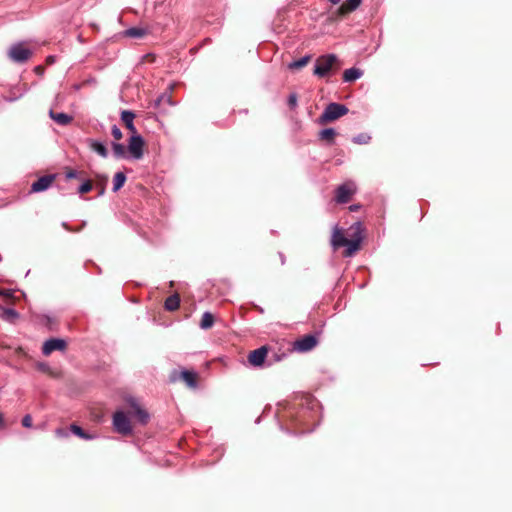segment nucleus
<instances>
[{
	"mask_svg": "<svg viewBox=\"0 0 512 512\" xmlns=\"http://www.w3.org/2000/svg\"><path fill=\"white\" fill-rule=\"evenodd\" d=\"M348 108L339 103H330L326 106L322 115L320 116L321 122H331L334 121L348 113Z\"/></svg>",
	"mask_w": 512,
	"mask_h": 512,
	"instance_id": "1",
	"label": "nucleus"
},
{
	"mask_svg": "<svg viewBox=\"0 0 512 512\" xmlns=\"http://www.w3.org/2000/svg\"><path fill=\"white\" fill-rule=\"evenodd\" d=\"M337 57L334 54L322 55L316 60L314 74L319 77H325L332 66L336 63Z\"/></svg>",
	"mask_w": 512,
	"mask_h": 512,
	"instance_id": "2",
	"label": "nucleus"
},
{
	"mask_svg": "<svg viewBox=\"0 0 512 512\" xmlns=\"http://www.w3.org/2000/svg\"><path fill=\"white\" fill-rule=\"evenodd\" d=\"M32 55V51L24 43L12 45L8 51L9 58L16 63H24Z\"/></svg>",
	"mask_w": 512,
	"mask_h": 512,
	"instance_id": "3",
	"label": "nucleus"
},
{
	"mask_svg": "<svg viewBox=\"0 0 512 512\" xmlns=\"http://www.w3.org/2000/svg\"><path fill=\"white\" fill-rule=\"evenodd\" d=\"M113 426L119 434L130 435L132 433L131 422L123 411H117L114 413Z\"/></svg>",
	"mask_w": 512,
	"mask_h": 512,
	"instance_id": "4",
	"label": "nucleus"
},
{
	"mask_svg": "<svg viewBox=\"0 0 512 512\" xmlns=\"http://www.w3.org/2000/svg\"><path fill=\"white\" fill-rule=\"evenodd\" d=\"M356 187L353 182H346L340 185L336 189L335 200L337 203L344 204L347 203L351 196L355 193Z\"/></svg>",
	"mask_w": 512,
	"mask_h": 512,
	"instance_id": "5",
	"label": "nucleus"
},
{
	"mask_svg": "<svg viewBox=\"0 0 512 512\" xmlns=\"http://www.w3.org/2000/svg\"><path fill=\"white\" fill-rule=\"evenodd\" d=\"M144 140L140 135H133L129 139L128 151L133 159H141L143 156Z\"/></svg>",
	"mask_w": 512,
	"mask_h": 512,
	"instance_id": "6",
	"label": "nucleus"
},
{
	"mask_svg": "<svg viewBox=\"0 0 512 512\" xmlns=\"http://www.w3.org/2000/svg\"><path fill=\"white\" fill-rule=\"evenodd\" d=\"M317 345V339L313 335H305L296 340L293 344L294 350L298 352H307L312 350Z\"/></svg>",
	"mask_w": 512,
	"mask_h": 512,
	"instance_id": "7",
	"label": "nucleus"
},
{
	"mask_svg": "<svg viewBox=\"0 0 512 512\" xmlns=\"http://www.w3.org/2000/svg\"><path fill=\"white\" fill-rule=\"evenodd\" d=\"M268 349L266 346H261L258 349L251 351L248 355V362L254 367H261L267 357Z\"/></svg>",
	"mask_w": 512,
	"mask_h": 512,
	"instance_id": "8",
	"label": "nucleus"
},
{
	"mask_svg": "<svg viewBox=\"0 0 512 512\" xmlns=\"http://www.w3.org/2000/svg\"><path fill=\"white\" fill-rule=\"evenodd\" d=\"M56 178V175L50 174V175H44L40 177L37 181H35L31 186V192H43L47 190L52 183L54 182Z\"/></svg>",
	"mask_w": 512,
	"mask_h": 512,
	"instance_id": "9",
	"label": "nucleus"
},
{
	"mask_svg": "<svg viewBox=\"0 0 512 512\" xmlns=\"http://www.w3.org/2000/svg\"><path fill=\"white\" fill-rule=\"evenodd\" d=\"M66 342L63 339L51 338L43 344L42 353L46 356L50 355L53 351L64 350Z\"/></svg>",
	"mask_w": 512,
	"mask_h": 512,
	"instance_id": "10",
	"label": "nucleus"
},
{
	"mask_svg": "<svg viewBox=\"0 0 512 512\" xmlns=\"http://www.w3.org/2000/svg\"><path fill=\"white\" fill-rule=\"evenodd\" d=\"M127 402L134 409V414L139 422L146 424L149 419V414L138 405L136 399L130 397L127 399Z\"/></svg>",
	"mask_w": 512,
	"mask_h": 512,
	"instance_id": "11",
	"label": "nucleus"
},
{
	"mask_svg": "<svg viewBox=\"0 0 512 512\" xmlns=\"http://www.w3.org/2000/svg\"><path fill=\"white\" fill-rule=\"evenodd\" d=\"M49 116L53 121L61 126L69 125L73 120L71 115L62 112H55L53 109H50Z\"/></svg>",
	"mask_w": 512,
	"mask_h": 512,
	"instance_id": "12",
	"label": "nucleus"
},
{
	"mask_svg": "<svg viewBox=\"0 0 512 512\" xmlns=\"http://www.w3.org/2000/svg\"><path fill=\"white\" fill-rule=\"evenodd\" d=\"M347 243V238L343 235L342 231L336 226L333 230L331 237V245L334 249L344 247Z\"/></svg>",
	"mask_w": 512,
	"mask_h": 512,
	"instance_id": "13",
	"label": "nucleus"
},
{
	"mask_svg": "<svg viewBox=\"0 0 512 512\" xmlns=\"http://www.w3.org/2000/svg\"><path fill=\"white\" fill-rule=\"evenodd\" d=\"M134 118L135 114L132 111L124 110L121 113V120L132 133H136V128L133 123Z\"/></svg>",
	"mask_w": 512,
	"mask_h": 512,
	"instance_id": "14",
	"label": "nucleus"
},
{
	"mask_svg": "<svg viewBox=\"0 0 512 512\" xmlns=\"http://www.w3.org/2000/svg\"><path fill=\"white\" fill-rule=\"evenodd\" d=\"M363 71L358 68H349L346 69L343 73V80L344 82H353L360 77H362Z\"/></svg>",
	"mask_w": 512,
	"mask_h": 512,
	"instance_id": "15",
	"label": "nucleus"
},
{
	"mask_svg": "<svg viewBox=\"0 0 512 512\" xmlns=\"http://www.w3.org/2000/svg\"><path fill=\"white\" fill-rule=\"evenodd\" d=\"M360 242H361L360 238L353 239V240L347 239V243L344 245L346 247V249L344 251V256L345 257L353 256L354 253L359 249Z\"/></svg>",
	"mask_w": 512,
	"mask_h": 512,
	"instance_id": "16",
	"label": "nucleus"
},
{
	"mask_svg": "<svg viewBox=\"0 0 512 512\" xmlns=\"http://www.w3.org/2000/svg\"><path fill=\"white\" fill-rule=\"evenodd\" d=\"M361 1L362 0H347L345 3H343L339 7V9H338L339 14L343 15L348 12L354 11L355 9H357L359 7V5L361 4Z\"/></svg>",
	"mask_w": 512,
	"mask_h": 512,
	"instance_id": "17",
	"label": "nucleus"
},
{
	"mask_svg": "<svg viewBox=\"0 0 512 512\" xmlns=\"http://www.w3.org/2000/svg\"><path fill=\"white\" fill-rule=\"evenodd\" d=\"M181 377L189 387L195 388L197 386V374L195 372L183 370L181 372Z\"/></svg>",
	"mask_w": 512,
	"mask_h": 512,
	"instance_id": "18",
	"label": "nucleus"
},
{
	"mask_svg": "<svg viewBox=\"0 0 512 512\" xmlns=\"http://www.w3.org/2000/svg\"><path fill=\"white\" fill-rule=\"evenodd\" d=\"M90 148L103 158H106L108 156V150L106 146L100 141L91 140Z\"/></svg>",
	"mask_w": 512,
	"mask_h": 512,
	"instance_id": "19",
	"label": "nucleus"
},
{
	"mask_svg": "<svg viewBox=\"0 0 512 512\" xmlns=\"http://www.w3.org/2000/svg\"><path fill=\"white\" fill-rule=\"evenodd\" d=\"M180 305V298L177 294H174V295H171L169 296L166 300H165V309L168 310V311H175L178 309Z\"/></svg>",
	"mask_w": 512,
	"mask_h": 512,
	"instance_id": "20",
	"label": "nucleus"
},
{
	"mask_svg": "<svg viewBox=\"0 0 512 512\" xmlns=\"http://www.w3.org/2000/svg\"><path fill=\"white\" fill-rule=\"evenodd\" d=\"M19 316V314L17 313L16 310L12 309V308H3V307H0V318L6 320V321H14L15 319H17Z\"/></svg>",
	"mask_w": 512,
	"mask_h": 512,
	"instance_id": "21",
	"label": "nucleus"
},
{
	"mask_svg": "<svg viewBox=\"0 0 512 512\" xmlns=\"http://www.w3.org/2000/svg\"><path fill=\"white\" fill-rule=\"evenodd\" d=\"M126 181V175L123 172H117L113 178V191L116 192L121 189Z\"/></svg>",
	"mask_w": 512,
	"mask_h": 512,
	"instance_id": "22",
	"label": "nucleus"
},
{
	"mask_svg": "<svg viewBox=\"0 0 512 512\" xmlns=\"http://www.w3.org/2000/svg\"><path fill=\"white\" fill-rule=\"evenodd\" d=\"M214 324V316L210 312H204L200 322V327L204 330L211 328Z\"/></svg>",
	"mask_w": 512,
	"mask_h": 512,
	"instance_id": "23",
	"label": "nucleus"
},
{
	"mask_svg": "<svg viewBox=\"0 0 512 512\" xmlns=\"http://www.w3.org/2000/svg\"><path fill=\"white\" fill-rule=\"evenodd\" d=\"M310 58L311 57L309 55H306L298 60H295V61L289 63L288 68L291 70L301 69L308 64V62L310 61Z\"/></svg>",
	"mask_w": 512,
	"mask_h": 512,
	"instance_id": "24",
	"label": "nucleus"
},
{
	"mask_svg": "<svg viewBox=\"0 0 512 512\" xmlns=\"http://www.w3.org/2000/svg\"><path fill=\"white\" fill-rule=\"evenodd\" d=\"M124 34L131 38H142L146 35V30L139 27H131L127 29Z\"/></svg>",
	"mask_w": 512,
	"mask_h": 512,
	"instance_id": "25",
	"label": "nucleus"
},
{
	"mask_svg": "<svg viewBox=\"0 0 512 512\" xmlns=\"http://www.w3.org/2000/svg\"><path fill=\"white\" fill-rule=\"evenodd\" d=\"M70 430L72 431L73 434H75L76 436H78L82 439L91 440L94 438L93 435L86 433L80 426H78L76 424H72L70 426Z\"/></svg>",
	"mask_w": 512,
	"mask_h": 512,
	"instance_id": "26",
	"label": "nucleus"
},
{
	"mask_svg": "<svg viewBox=\"0 0 512 512\" xmlns=\"http://www.w3.org/2000/svg\"><path fill=\"white\" fill-rule=\"evenodd\" d=\"M336 136V131L333 128H326L320 131L319 137L321 140L332 143L334 137Z\"/></svg>",
	"mask_w": 512,
	"mask_h": 512,
	"instance_id": "27",
	"label": "nucleus"
},
{
	"mask_svg": "<svg viewBox=\"0 0 512 512\" xmlns=\"http://www.w3.org/2000/svg\"><path fill=\"white\" fill-rule=\"evenodd\" d=\"M112 149L115 157L123 158L126 156V150L123 144L120 143H112Z\"/></svg>",
	"mask_w": 512,
	"mask_h": 512,
	"instance_id": "28",
	"label": "nucleus"
},
{
	"mask_svg": "<svg viewBox=\"0 0 512 512\" xmlns=\"http://www.w3.org/2000/svg\"><path fill=\"white\" fill-rule=\"evenodd\" d=\"M370 141V136L367 134H359L353 138L356 144H367Z\"/></svg>",
	"mask_w": 512,
	"mask_h": 512,
	"instance_id": "29",
	"label": "nucleus"
},
{
	"mask_svg": "<svg viewBox=\"0 0 512 512\" xmlns=\"http://www.w3.org/2000/svg\"><path fill=\"white\" fill-rule=\"evenodd\" d=\"M91 189H92L91 182L90 181H86V182H84L83 184H81L79 186L78 192L80 194H85V193H88L89 191H91Z\"/></svg>",
	"mask_w": 512,
	"mask_h": 512,
	"instance_id": "30",
	"label": "nucleus"
},
{
	"mask_svg": "<svg viewBox=\"0 0 512 512\" xmlns=\"http://www.w3.org/2000/svg\"><path fill=\"white\" fill-rule=\"evenodd\" d=\"M288 105L291 108H295L297 106V95L295 93H291L288 97Z\"/></svg>",
	"mask_w": 512,
	"mask_h": 512,
	"instance_id": "31",
	"label": "nucleus"
},
{
	"mask_svg": "<svg viewBox=\"0 0 512 512\" xmlns=\"http://www.w3.org/2000/svg\"><path fill=\"white\" fill-rule=\"evenodd\" d=\"M112 136L116 139V140H120L122 138V132L121 130L116 126L114 125L112 127Z\"/></svg>",
	"mask_w": 512,
	"mask_h": 512,
	"instance_id": "32",
	"label": "nucleus"
},
{
	"mask_svg": "<svg viewBox=\"0 0 512 512\" xmlns=\"http://www.w3.org/2000/svg\"><path fill=\"white\" fill-rule=\"evenodd\" d=\"M22 425H23L24 427H26V428H30V427H32V417H31L29 414H27V415H25V416L23 417V419H22Z\"/></svg>",
	"mask_w": 512,
	"mask_h": 512,
	"instance_id": "33",
	"label": "nucleus"
},
{
	"mask_svg": "<svg viewBox=\"0 0 512 512\" xmlns=\"http://www.w3.org/2000/svg\"><path fill=\"white\" fill-rule=\"evenodd\" d=\"M67 179H74L78 177V172L76 170H69L65 174Z\"/></svg>",
	"mask_w": 512,
	"mask_h": 512,
	"instance_id": "34",
	"label": "nucleus"
},
{
	"mask_svg": "<svg viewBox=\"0 0 512 512\" xmlns=\"http://www.w3.org/2000/svg\"><path fill=\"white\" fill-rule=\"evenodd\" d=\"M0 427L3 428L5 427V423H4V419H3V415L0 413Z\"/></svg>",
	"mask_w": 512,
	"mask_h": 512,
	"instance_id": "35",
	"label": "nucleus"
},
{
	"mask_svg": "<svg viewBox=\"0 0 512 512\" xmlns=\"http://www.w3.org/2000/svg\"><path fill=\"white\" fill-rule=\"evenodd\" d=\"M358 209H359V206H358V205H351V206H350V210H351V211H356V210H358Z\"/></svg>",
	"mask_w": 512,
	"mask_h": 512,
	"instance_id": "36",
	"label": "nucleus"
},
{
	"mask_svg": "<svg viewBox=\"0 0 512 512\" xmlns=\"http://www.w3.org/2000/svg\"><path fill=\"white\" fill-rule=\"evenodd\" d=\"M56 433H57V435H59V436H63V435H64V432H63L61 429H57V430H56Z\"/></svg>",
	"mask_w": 512,
	"mask_h": 512,
	"instance_id": "37",
	"label": "nucleus"
},
{
	"mask_svg": "<svg viewBox=\"0 0 512 512\" xmlns=\"http://www.w3.org/2000/svg\"><path fill=\"white\" fill-rule=\"evenodd\" d=\"M164 98H165V99H167V100L169 101V97H167V96L163 95V96H161V97H160V99L158 100V102H160V101H161L162 99H164Z\"/></svg>",
	"mask_w": 512,
	"mask_h": 512,
	"instance_id": "38",
	"label": "nucleus"
},
{
	"mask_svg": "<svg viewBox=\"0 0 512 512\" xmlns=\"http://www.w3.org/2000/svg\"><path fill=\"white\" fill-rule=\"evenodd\" d=\"M62 226H63L65 229L69 230L67 223L63 222V223H62Z\"/></svg>",
	"mask_w": 512,
	"mask_h": 512,
	"instance_id": "39",
	"label": "nucleus"
}]
</instances>
